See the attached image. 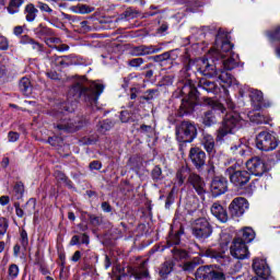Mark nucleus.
Returning a JSON list of instances; mask_svg holds the SVG:
<instances>
[{
    "instance_id": "4be33fe9",
    "label": "nucleus",
    "mask_w": 280,
    "mask_h": 280,
    "mask_svg": "<svg viewBox=\"0 0 280 280\" xmlns=\"http://www.w3.org/2000/svg\"><path fill=\"white\" fill-rule=\"evenodd\" d=\"M213 266H201L197 269L195 277L197 280H211Z\"/></svg>"
},
{
    "instance_id": "603ef678",
    "label": "nucleus",
    "mask_w": 280,
    "mask_h": 280,
    "mask_svg": "<svg viewBox=\"0 0 280 280\" xmlns=\"http://www.w3.org/2000/svg\"><path fill=\"white\" fill-rule=\"evenodd\" d=\"M183 270L185 272H194V270H196V262H191V261L185 262L183 265Z\"/></svg>"
},
{
    "instance_id": "aec40b11",
    "label": "nucleus",
    "mask_w": 280,
    "mask_h": 280,
    "mask_svg": "<svg viewBox=\"0 0 280 280\" xmlns=\"http://www.w3.org/2000/svg\"><path fill=\"white\" fill-rule=\"evenodd\" d=\"M148 262L142 261L139 266L135 267L131 271L132 277L136 280H147L150 279V272L148 271Z\"/></svg>"
},
{
    "instance_id": "7ed1b4c3",
    "label": "nucleus",
    "mask_w": 280,
    "mask_h": 280,
    "mask_svg": "<svg viewBox=\"0 0 280 280\" xmlns=\"http://www.w3.org/2000/svg\"><path fill=\"white\" fill-rule=\"evenodd\" d=\"M178 89L180 95L186 96L182 100L180 108L184 113H191L196 107V100H198V90L194 85V81L186 78L179 81Z\"/></svg>"
},
{
    "instance_id": "473e14b6",
    "label": "nucleus",
    "mask_w": 280,
    "mask_h": 280,
    "mask_svg": "<svg viewBox=\"0 0 280 280\" xmlns=\"http://www.w3.org/2000/svg\"><path fill=\"white\" fill-rule=\"evenodd\" d=\"M37 8L40 10V12H45L46 14L54 16L56 12L54 11L52 8L49 7V4L43 2V1H37Z\"/></svg>"
},
{
    "instance_id": "393cba45",
    "label": "nucleus",
    "mask_w": 280,
    "mask_h": 280,
    "mask_svg": "<svg viewBox=\"0 0 280 280\" xmlns=\"http://www.w3.org/2000/svg\"><path fill=\"white\" fill-rule=\"evenodd\" d=\"M241 235V240L245 243L248 244L250 242H253V240H255V230H253V228L246 226L243 228L240 232Z\"/></svg>"
},
{
    "instance_id": "0eeeda50",
    "label": "nucleus",
    "mask_w": 280,
    "mask_h": 280,
    "mask_svg": "<svg viewBox=\"0 0 280 280\" xmlns=\"http://www.w3.org/2000/svg\"><path fill=\"white\" fill-rule=\"evenodd\" d=\"M256 148L262 152H272L279 148V139L268 131H261L256 137Z\"/></svg>"
},
{
    "instance_id": "412c9836",
    "label": "nucleus",
    "mask_w": 280,
    "mask_h": 280,
    "mask_svg": "<svg viewBox=\"0 0 280 280\" xmlns=\"http://www.w3.org/2000/svg\"><path fill=\"white\" fill-rule=\"evenodd\" d=\"M212 215H214L215 219H218L220 222H228L229 221V214H226V210H224V207L222 205L215 202L212 205L210 209Z\"/></svg>"
},
{
    "instance_id": "39448f33",
    "label": "nucleus",
    "mask_w": 280,
    "mask_h": 280,
    "mask_svg": "<svg viewBox=\"0 0 280 280\" xmlns=\"http://www.w3.org/2000/svg\"><path fill=\"white\" fill-rule=\"evenodd\" d=\"M72 112L73 109L67 108V103H62L59 107L52 109V116L59 119V122L57 124L58 130H65L66 132H75V130L80 128V126H78L75 122H69L67 113Z\"/></svg>"
},
{
    "instance_id": "69168bd1",
    "label": "nucleus",
    "mask_w": 280,
    "mask_h": 280,
    "mask_svg": "<svg viewBox=\"0 0 280 280\" xmlns=\"http://www.w3.org/2000/svg\"><path fill=\"white\" fill-rule=\"evenodd\" d=\"M102 210L105 212V213H110V211H113V208L110 207V203L109 202H106L104 201L102 205Z\"/></svg>"
},
{
    "instance_id": "49530a36",
    "label": "nucleus",
    "mask_w": 280,
    "mask_h": 280,
    "mask_svg": "<svg viewBox=\"0 0 280 280\" xmlns=\"http://www.w3.org/2000/svg\"><path fill=\"white\" fill-rule=\"evenodd\" d=\"M152 178L153 180H161L163 178V171L159 166L152 170Z\"/></svg>"
},
{
    "instance_id": "c03bdc74",
    "label": "nucleus",
    "mask_w": 280,
    "mask_h": 280,
    "mask_svg": "<svg viewBox=\"0 0 280 280\" xmlns=\"http://www.w3.org/2000/svg\"><path fill=\"white\" fill-rule=\"evenodd\" d=\"M172 272V265L170 264H164L160 270V275L161 277H163V279L167 278V275H170Z\"/></svg>"
},
{
    "instance_id": "2f4dec72",
    "label": "nucleus",
    "mask_w": 280,
    "mask_h": 280,
    "mask_svg": "<svg viewBox=\"0 0 280 280\" xmlns=\"http://www.w3.org/2000/svg\"><path fill=\"white\" fill-rule=\"evenodd\" d=\"M22 40H23V43L31 45L32 49H35V51H43V45H40V43L34 40L33 38H30L28 36H24Z\"/></svg>"
},
{
    "instance_id": "b1692460",
    "label": "nucleus",
    "mask_w": 280,
    "mask_h": 280,
    "mask_svg": "<svg viewBox=\"0 0 280 280\" xmlns=\"http://www.w3.org/2000/svg\"><path fill=\"white\" fill-rule=\"evenodd\" d=\"M201 143L207 152L209 153L213 152L215 148V140L213 139V136L207 132H203Z\"/></svg>"
},
{
    "instance_id": "9b49d317",
    "label": "nucleus",
    "mask_w": 280,
    "mask_h": 280,
    "mask_svg": "<svg viewBox=\"0 0 280 280\" xmlns=\"http://www.w3.org/2000/svg\"><path fill=\"white\" fill-rule=\"evenodd\" d=\"M248 200L244 197H237L230 203V213L233 218H241L243 213H246L248 209Z\"/></svg>"
},
{
    "instance_id": "2eb2a0df",
    "label": "nucleus",
    "mask_w": 280,
    "mask_h": 280,
    "mask_svg": "<svg viewBox=\"0 0 280 280\" xmlns=\"http://www.w3.org/2000/svg\"><path fill=\"white\" fill-rule=\"evenodd\" d=\"M229 189V182L224 177H214L211 183L212 196H222Z\"/></svg>"
},
{
    "instance_id": "1a4fd4ad",
    "label": "nucleus",
    "mask_w": 280,
    "mask_h": 280,
    "mask_svg": "<svg viewBox=\"0 0 280 280\" xmlns=\"http://www.w3.org/2000/svg\"><path fill=\"white\" fill-rule=\"evenodd\" d=\"M225 175L229 176L235 187H244V185L250 182V173L247 171H235L233 166L225 171Z\"/></svg>"
},
{
    "instance_id": "052dcab7",
    "label": "nucleus",
    "mask_w": 280,
    "mask_h": 280,
    "mask_svg": "<svg viewBox=\"0 0 280 280\" xmlns=\"http://www.w3.org/2000/svg\"><path fill=\"white\" fill-rule=\"evenodd\" d=\"M133 54H136V56H147L145 55V46H138L133 48Z\"/></svg>"
},
{
    "instance_id": "79ce46f5",
    "label": "nucleus",
    "mask_w": 280,
    "mask_h": 280,
    "mask_svg": "<svg viewBox=\"0 0 280 280\" xmlns=\"http://www.w3.org/2000/svg\"><path fill=\"white\" fill-rule=\"evenodd\" d=\"M211 280H226V276L224 272L217 270L215 267H213Z\"/></svg>"
},
{
    "instance_id": "72a5a7b5",
    "label": "nucleus",
    "mask_w": 280,
    "mask_h": 280,
    "mask_svg": "<svg viewBox=\"0 0 280 280\" xmlns=\"http://www.w3.org/2000/svg\"><path fill=\"white\" fill-rule=\"evenodd\" d=\"M215 115H213V110H208L203 115V124L206 126H213V124H215Z\"/></svg>"
},
{
    "instance_id": "ddd939ff",
    "label": "nucleus",
    "mask_w": 280,
    "mask_h": 280,
    "mask_svg": "<svg viewBox=\"0 0 280 280\" xmlns=\"http://www.w3.org/2000/svg\"><path fill=\"white\" fill-rule=\"evenodd\" d=\"M189 159L196 170H201V167H205L207 154L200 148H191L189 151Z\"/></svg>"
},
{
    "instance_id": "f03ea898",
    "label": "nucleus",
    "mask_w": 280,
    "mask_h": 280,
    "mask_svg": "<svg viewBox=\"0 0 280 280\" xmlns=\"http://www.w3.org/2000/svg\"><path fill=\"white\" fill-rule=\"evenodd\" d=\"M101 93H104V84L97 82L89 83L84 78L74 83L69 91V95H74L75 100L80 97L83 102H86L88 106H95Z\"/></svg>"
},
{
    "instance_id": "a211bd4d",
    "label": "nucleus",
    "mask_w": 280,
    "mask_h": 280,
    "mask_svg": "<svg viewBox=\"0 0 280 280\" xmlns=\"http://www.w3.org/2000/svg\"><path fill=\"white\" fill-rule=\"evenodd\" d=\"M247 117L252 124H256L257 126L268 125L270 121H272L270 115L261 112H249Z\"/></svg>"
},
{
    "instance_id": "a18cd8bd",
    "label": "nucleus",
    "mask_w": 280,
    "mask_h": 280,
    "mask_svg": "<svg viewBox=\"0 0 280 280\" xmlns=\"http://www.w3.org/2000/svg\"><path fill=\"white\" fill-rule=\"evenodd\" d=\"M173 255H174L175 259H185V257H187V250L174 248Z\"/></svg>"
},
{
    "instance_id": "a878e982",
    "label": "nucleus",
    "mask_w": 280,
    "mask_h": 280,
    "mask_svg": "<svg viewBox=\"0 0 280 280\" xmlns=\"http://www.w3.org/2000/svg\"><path fill=\"white\" fill-rule=\"evenodd\" d=\"M199 89H203V91H207V93H215L218 89V84L213 81H209L207 79L199 80L198 83Z\"/></svg>"
},
{
    "instance_id": "c85d7f7f",
    "label": "nucleus",
    "mask_w": 280,
    "mask_h": 280,
    "mask_svg": "<svg viewBox=\"0 0 280 280\" xmlns=\"http://www.w3.org/2000/svg\"><path fill=\"white\" fill-rule=\"evenodd\" d=\"M20 90L24 95H32V83L27 78H22L20 81Z\"/></svg>"
},
{
    "instance_id": "f8f14e48",
    "label": "nucleus",
    "mask_w": 280,
    "mask_h": 280,
    "mask_svg": "<svg viewBox=\"0 0 280 280\" xmlns=\"http://www.w3.org/2000/svg\"><path fill=\"white\" fill-rule=\"evenodd\" d=\"M246 168L254 176H264L266 174V163L259 158H252L246 162Z\"/></svg>"
},
{
    "instance_id": "680f3d73",
    "label": "nucleus",
    "mask_w": 280,
    "mask_h": 280,
    "mask_svg": "<svg viewBox=\"0 0 280 280\" xmlns=\"http://www.w3.org/2000/svg\"><path fill=\"white\" fill-rule=\"evenodd\" d=\"M79 27L82 30V32H89L91 30V26H89V21L79 22Z\"/></svg>"
},
{
    "instance_id": "4d7b16f0",
    "label": "nucleus",
    "mask_w": 280,
    "mask_h": 280,
    "mask_svg": "<svg viewBox=\"0 0 280 280\" xmlns=\"http://www.w3.org/2000/svg\"><path fill=\"white\" fill-rule=\"evenodd\" d=\"M14 191L18 194V196H23V191H25V187L23 186V183L19 182L14 186Z\"/></svg>"
},
{
    "instance_id": "ea45409f",
    "label": "nucleus",
    "mask_w": 280,
    "mask_h": 280,
    "mask_svg": "<svg viewBox=\"0 0 280 280\" xmlns=\"http://www.w3.org/2000/svg\"><path fill=\"white\" fill-rule=\"evenodd\" d=\"M139 132H141V135H145L147 137H152V135H154V128L149 125H141Z\"/></svg>"
},
{
    "instance_id": "09e8293b",
    "label": "nucleus",
    "mask_w": 280,
    "mask_h": 280,
    "mask_svg": "<svg viewBox=\"0 0 280 280\" xmlns=\"http://www.w3.org/2000/svg\"><path fill=\"white\" fill-rule=\"evenodd\" d=\"M9 277H11V279H16L19 277V266L11 265L9 267Z\"/></svg>"
},
{
    "instance_id": "423d86ee",
    "label": "nucleus",
    "mask_w": 280,
    "mask_h": 280,
    "mask_svg": "<svg viewBox=\"0 0 280 280\" xmlns=\"http://www.w3.org/2000/svg\"><path fill=\"white\" fill-rule=\"evenodd\" d=\"M177 141L191 143L198 137V128L190 121H183L176 129Z\"/></svg>"
},
{
    "instance_id": "4468645a",
    "label": "nucleus",
    "mask_w": 280,
    "mask_h": 280,
    "mask_svg": "<svg viewBox=\"0 0 280 280\" xmlns=\"http://www.w3.org/2000/svg\"><path fill=\"white\" fill-rule=\"evenodd\" d=\"M188 184L192 186V188L198 194V196H200L201 198H205V194H207V189L205 188L206 187L205 180L202 179V177H200V175L196 173H191L188 176Z\"/></svg>"
},
{
    "instance_id": "bf43d9fd",
    "label": "nucleus",
    "mask_w": 280,
    "mask_h": 280,
    "mask_svg": "<svg viewBox=\"0 0 280 280\" xmlns=\"http://www.w3.org/2000/svg\"><path fill=\"white\" fill-rule=\"evenodd\" d=\"M244 148H246V145H244V144H235L234 147H231V150H232V152H237V150H238V153L241 154V156H244Z\"/></svg>"
},
{
    "instance_id": "0e129e2a",
    "label": "nucleus",
    "mask_w": 280,
    "mask_h": 280,
    "mask_svg": "<svg viewBox=\"0 0 280 280\" xmlns=\"http://www.w3.org/2000/svg\"><path fill=\"white\" fill-rule=\"evenodd\" d=\"M55 176L58 180H62L63 183H68V178H67V175H65V173L62 172H56L55 173Z\"/></svg>"
},
{
    "instance_id": "cd10ccee",
    "label": "nucleus",
    "mask_w": 280,
    "mask_h": 280,
    "mask_svg": "<svg viewBox=\"0 0 280 280\" xmlns=\"http://www.w3.org/2000/svg\"><path fill=\"white\" fill-rule=\"evenodd\" d=\"M203 104H206V106H210L211 108H214L217 110H221V113H224V105H222L220 102H218L211 97H203Z\"/></svg>"
},
{
    "instance_id": "338daca9",
    "label": "nucleus",
    "mask_w": 280,
    "mask_h": 280,
    "mask_svg": "<svg viewBox=\"0 0 280 280\" xmlns=\"http://www.w3.org/2000/svg\"><path fill=\"white\" fill-rule=\"evenodd\" d=\"M51 62H54L56 66L58 65H65V60H62V57L52 56L50 58Z\"/></svg>"
},
{
    "instance_id": "8fccbe9b",
    "label": "nucleus",
    "mask_w": 280,
    "mask_h": 280,
    "mask_svg": "<svg viewBox=\"0 0 280 280\" xmlns=\"http://www.w3.org/2000/svg\"><path fill=\"white\" fill-rule=\"evenodd\" d=\"M5 233H8V220L0 218V235H5Z\"/></svg>"
},
{
    "instance_id": "5701e85b",
    "label": "nucleus",
    "mask_w": 280,
    "mask_h": 280,
    "mask_svg": "<svg viewBox=\"0 0 280 280\" xmlns=\"http://www.w3.org/2000/svg\"><path fill=\"white\" fill-rule=\"evenodd\" d=\"M24 14H25V20L27 23H34L36 21V18L38 16V9L34 3H28L24 8Z\"/></svg>"
},
{
    "instance_id": "bb28decb",
    "label": "nucleus",
    "mask_w": 280,
    "mask_h": 280,
    "mask_svg": "<svg viewBox=\"0 0 280 280\" xmlns=\"http://www.w3.org/2000/svg\"><path fill=\"white\" fill-rule=\"evenodd\" d=\"M70 10L75 12V14H91V12H95V8L89 4L72 5L70 7Z\"/></svg>"
},
{
    "instance_id": "de8ad7c7",
    "label": "nucleus",
    "mask_w": 280,
    "mask_h": 280,
    "mask_svg": "<svg viewBox=\"0 0 280 280\" xmlns=\"http://www.w3.org/2000/svg\"><path fill=\"white\" fill-rule=\"evenodd\" d=\"M162 48L161 47H156V46H144V54L147 56H150L152 54H159V51H161Z\"/></svg>"
},
{
    "instance_id": "c756f323",
    "label": "nucleus",
    "mask_w": 280,
    "mask_h": 280,
    "mask_svg": "<svg viewBox=\"0 0 280 280\" xmlns=\"http://www.w3.org/2000/svg\"><path fill=\"white\" fill-rule=\"evenodd\" d=\"M34 34L37 36V38H45L46 36H51V30L47 28V26H43V24H39L34 30Z\"/></svg>"
},
{
    "instance_id": "5fc2aeb1",
    "label": "nucleus",
    "mask_w": 280,
    "mask_h": 280,
    "mask_svg": "<svg viewBox=\"0 0 280 280\" xmlns=\"http://www.w3.org/2000/svg\"><path fill=\"white\" fill-rule=\"evenodd\" d=\"M90 223L92 226H100L102 224V218L92 214L90 215Z\"/></svg>"
},
{
    "instance_id": "6e6d98bb",
    "label": "nucleus",
    "mask_w": 280,
    "mask_h": 280,
    "mask_svg": "<svg viewBox=\"0 0 280 280\" xmlns=\"http://www.w3.org/2000/svg\"><path fill=\"white\" fill-rule=\"evenodd\" d=\"M143 65V58H135L129 61V67H141Z\"/></svg>"
},
{
    "instance_id": "4c0bfd02",
    "label": "nucleus",
    "mask_w": 280,
    "mask_h": 280,
    "mask_svg": "<svg viewBox=\"0 0 280 280\" xmlns=\"http://www.w3.org/2000/svg\"><path fill=\"white\" fill-rule=\"evenodd\" d=\"M36 209V199H30L26 205L24 206V211L32 215L34 213V210Z\"/></svg>"
},
{
    "instance_id": "6e6552de",
    "label": "nucleus",
    "mask_w": 280,
    "mask_h": 280,
    "mask_svg": "<svg viewBox=\"0 0 280 280\" xmlns=\"http://www.w3.org/2000/svg\"><path fill=\"white\" fill-rule=\"evenodd\" d=\"M191 231L197 240H207V237H210L211 233H213V228H211L209 220L199 218L192 222Z\"/></svg>"
},
{
    "instance_id": "3c124183",
    "label": "nucleus",
    "mask_w": 280,
    "mask_h": 280,
    "mask_svg": "<svg viewBox=\"0 0 280 280\" xmlns=\"http://www.w3.org/2000/svg\"><path fill=\"white\" fill-rule=\"evenodd\" d=\"M156 93H159V90H148L143 95V100L150 102V100H154Z\"/></svg>"
},
{
    "instance_id": "13d9d810",
    "label": "nucleus",
    "mask_w": 280,
    "mask_h": 280,
    "mask_svg": "<svg viewBox=\"0 0 280 280\" xmlns=\"http://www.w3.org/2000/svg\"><path fill=\"white\" fill-rule=\"evenodd\" d=\"M19 132H16V131H10L9 133H8V139H9V141H10V143H15V141H19Z\"/></svg>"
},
{
    "instance_id": "20e7f679",
    "label": "nucleus",
    "mask_w": 280,
    "mask_h": 280,
    "mask_svg": "<svg viewBox=\"0 0 280 280\" xmlns=\"http://www.w3.org/2000/svg\"><path fill=\"white\" fill-rule=\"evenodd\" d=\"M242 126H244V119H242V116L237 112L226 114L222 126L218 130L217 140L222 141L226 135L233 133L234 130L242 128Z\"/></svg>"
},
{
    "instance_id": "58836bf2",
    "label": "nucleus",
    "mask_w": 280,
    "mask_h": 280,
    "mask_svg": "<svg viewBox=\"0 0 280 280\" xmlns=\"http://www.w3.org/2000/svg\"><path fill=\"white\" fill-rule=\"evenodd\" d=\"M114 124L110 120H103L98 125L100 132H108L113 128Z\"/></svg>"
},
{
    "instance_id": "6ab92c4d",
    "label": "nucleus",
    "mask_w": 280,
    "mask_h": 280,
    "mask_svg": "<svg viewBox=\"0 0 280 280\" xmlns=\"http://www.w3.org/2000/svg\"><path fill=\"white\" fill-rule=\"evenodd\" d=\"M205 255L206 257H210V259L218 261L221 266H226V264L231 261L229 256L224 255V253L217 252L215 249H206Z\"/></svg>"
},
{
    "instance_id": "dca6fc26",
    "label": "nucleus",
    "mask_w": 280,
    "mask_h": 280,
    "mask_svg": "<svg viewBox=\"0 0 280 280\" xmlns=\"http://www.w3.org/2000/svg\"><path fill=\"white\" fill-rule=\"evenodd\" d=\"M252 268L257 277H270V266H268L266 259L255 258Z\"/></svg>"
},
{
    "instance_id": "f257e3e1",
    "label": "nucleus",
    "mask_w": 280,
    "mask_h": 280,
    "mask_svg": "<svg viewBox=\"0 0 280 280\" xmlns=\"http://www.w3.org/2000/svg\"><path fill=\"white\" fill-rule=\"evenodd\" d=\"M221 60L224 71H233L240 62V56L233 52V44L229 33L220 30L217 34L215 45L209 50L207 58L197 60V71L206 78H215L218 75V63Z\"/></svg>"
},
{
    "instance_id": "c9c22d12",
    "label": "nucleus",
    "mask_w": 280,
    "mask_h": 280,
    "mask_svg": "<svg viewBox=\"0 0 280 280\" xmlns=\"http://www.w3.org/2000/svg\"><path fill=\"white\" fill-rule=\"evenodd\" d=\"M167 244L168 246H178V244H180V232H176L175 234H170Z\"/></svg>"
},
{
    "instance_id": "864d4df0",
    "label": "nucleus",
    "mask_w": 280,
    "mask_h": 280,
    "mask_svg": "<svg viewBox=\"0 0 280 280\" xmlns=\"http://www.w3.org/2000/svg\"><path fill=\"white\" fill-rule=\"evenodd\" d=\"M9 47H10V44L8 42V38L0 35V49H2V51H5L8 50Z\"/></svg>"
},
{
    "instance_id": "9d476101",
    "label": "nucleus",
    "mask_w": 280,
    "mask_h": 280,
    "mask_svg": "<svg viewBox=\"0 0 280 280\" xmlns=\"http://www.w3.org/2000/svg\"><path fill=\"white\" fill-rule=\"evenodd\" d=\"M230 253L235 259H248V255H250L248 246H246L242 237L234 238L230 247Z\"/></svg>"
},
{
    "instance_id": "a19ab883",
    "label": "nucleus",
    "mask_w": 280,
    "mask_h": 280,
    "mask_svg": "<svg viewBox=\"0 0 280 280\" xmlns=\"http://www.w3.org/2000/svg\"><path fill=\"white\" fill-rule=\"evenodd\" d=\"M171 56L172 55L170 54V51H166L161 55L153 56L151 58L153 59L154 62H165V60H170Z\"/></svg>"
},
{
    "instance_id": "7c9ffc66",
    "label": "nucleus",
    "mask_w": 280,
    "mask_h": 280,
    "mask_svg": "<svg viewBox=\"0 0 280 280\" xmlns=\"http://www.w3.org/2000/svg\"><path fill=\"white\" fill-rule=\"evenodd\" d=\"M23 3H24L23 0H10L9 7H8L9 14H16V12H19Z\"/></svg>"
},
{
    "instance_id": "f704fd0d",
    "label": "nucleus",
    "mask_w": 280,
    "mask_h": 280,
    "mask_svg": "<svg viewBox=\"0 0 280 280\" xmlns=\"http://www.w3.org/2000/svg\"><path fill=\"white\" fill-rule=\"evenodd\" d=\"M219 80L222 81L223 84H233V75H231L226 70L221 71Z\"/></svg>"
},
{
    "instance_id": "f3484780",
    "label": "nucleus",
    "mask_w": 280,
    "mask_h": 280,
    "mask_svg": "<svg viewBox=\"0 0 280 280\" xmlns=\"http://www.w3.org/2000/svg\"><path fill=\"white\" fill-rule=\"evenodd\" d=\"M249 97L256 110H261V108H268V106H270V103L266 104V102H264V93L259 90H252Z\"/></svg>"
},
{
    "instance_id": "774afa93",
    "label": "nucleus",
    "mask_w": 280,
    "mask_h": 280,
    "mask_svg": "<svg viewBox=\"0 0 280 280\" xmlns=\"http://www.w3.org/2000/svg\"><path fill=\"white\" fill-rule=\"evenodd\" d=\"M90 170H102V163L100 161H93L90 163Z\"/></svg>"
},
{
    "instance_id": "e2e57ef3",
    "label": "nucleus",
    "mask_w": 280,
    "mask_h": 280,
    "mask_svg": "<svg viewBox=\"0 0 280 280\" xmlns=\"http://www.w3.org/2000/svg\"><path fill=\"white\" fill-rule=\"evenodd\" d=\"M14 207H15V213H16L18 218H23V215H25L23 208H21V206L19 203H14Z\"/></svg>"
},
{
    "instance_id": "37998d69",
    "label": "nucleus",
    "mask_w": 280,
    "mask_h": 280,
    "mask_svg": "<svg viewBox=\"0 0 280 280\" xmlns=\"http://www.w3.org/2000/svg\"><path fill=\"white\" fill-rule=\"evenodd\" d=\"M45 43L48 47H51L52 49H56V45H60V38H58V37H48V38H45Z\"/></svg>"
},
{
    "instance_id": "e433bc0d",
    "label": "nucleus",
    "mask_w": 280,
    "mask_h": 280,
    "mask_svg": "<svg viewBox=\"0 0 280 280\" xmlns=\"http://www.w3.org/2000/svg\"><path fill=\"white\" fill-rule=\"evenodd\" d=\"M185 178H187V168H180L177 173H176V182L177 185H184L185 184Z\"/></svg>"
}]
</instances>
